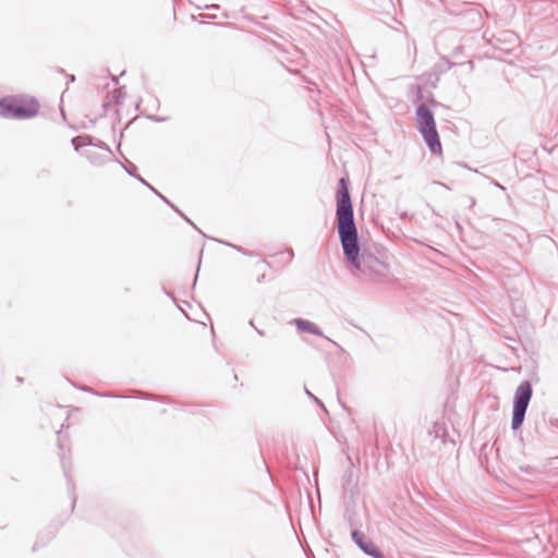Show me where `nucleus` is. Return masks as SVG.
Here are the masks:
<instances>
[{
    "mask_svg": "<svg viewBox=\"0 0 558 558\" xmlns=\"http://www.w3.org/2000/svg\"><path fill=\"white\" fill-rule=\"evenodd\" d=\"M533 397V387L530 380H523L517 387L512 400L511 429L519 430L525 420V414Z\"/></svg>",
    "mask_w": 558,
    "mask_h": 558,
    "instance_id": "4",
    "label": "nucleus"
},
{
    "mask_svg": "<svg viewBox=\"0 0 558 558\" xmlns=\"http://www.w3.org/2000/svg\"><path fill=\"white\" fill-rule=\"evenodd\" d=\"M336 223L343 258L352 269L357 267L363 255L359 231L354 220V209L348 178H340L336 190Z\"/></svg>",
    "mask_w": 558,
    "mask_h": 558,
    "instance_id": "1",
    "label": "nucleus"
},
{
    "mask_svg": "<svg viewBox=\"0 0 558 558\" xmlns=\"http://www.w3.org/2000/svg\"><path fill=\"white\" fill-rule=\"evenodd\" d=\"M305 393L317 404H319L323 409H325L324 403L317 397H315L307 388H305Z\"/></svg>",
    "mask_w": 558,
    "mask_h": 558,
    "instance_id": "21",
    "label": "nucleus"
},
{
    "mask_svg": "<svg viewBox=\"0 0 558 558\" xmlns=\"http://www.w3.org/2000/svg\"><path fill=\"white\" fill-rule=\"evenodd\" d=\"M71 143L74 146V149L76 151H81V148L84 146H94V147H98L102 150H106L110 155H112V150L109 147V145H107L105 142H102L89 134L75 136L71 140Z\"/></svg>",
    "mask_w": 558,
    "mask_h": 558,
    "instance_id": "8",
    "label": "nucleus"
},
{
    "mask_svg": "<svg viewBox=\"0 0 558 558\" xmlns=\"http://www.w3.org/2000/svg\"><path fill=\"white\" fill-rule=\"evenodd\" d=\"M263 264L269 266V264L266 260H263Z\"/></svg>",
    "mask_w": 558,
    "mask_h": 558,
    "instance_id": "36",
    "label": "nucleus"
},
{
    "mask_svg": "<svg viewBox=\"0 0 558 558\" xmlns=\"http://www.w3.org/2000/svg\"><path fill=\"white\" fill-rule=\"evenodd\" d=\"M162 290H163V292H165L169 298H171V299H173V300H174V296H173V294H172L171 292H169L166 288H163Z\"/></svg>",
    "mask_w": 558,
    "mask_h": 558,
    "instance_id": "26",
    "label": "nucleus"
},
{
    "mask_svg": "<svg viewBox=\"0 0 558 558\" xmlns=\"http://www.w3.org/2000/svg\"><path fill=\"white\" fill-rule=\"evenodd\" d=\"M153 119H154L155 121H163V120H165V118H158V117H154Z\"/></svg>",
    "mask_w": 558,
    "mask_h": 558,
    "instance_id": "31",
    "label": "nucleus"
},
{
    "mask_svg": "<svg viewBox=\"0 0 558 558\" xmlns=\"http://www.w3.org/2000/svg\"><path fill=\"white\" fill-rule=\"evenodd\" d=\"M265 278H266V275H265V274H262L260 276H258V277H257V282H258V283L264 282Z\"/></svg>",
    "mask_w": 558,
    "mask_h": 558,
    "instance_id": "25",
    "label": "nucleus"
},
{
    "mask_svg": "<svg viewBox=\"0 0 558 558\" xmlns=\"http://www.w3.org/2000/svg\"><path fill=\"white\" fill-rule=\"evenodd\" d=\"M412 88H413V93H414V96L412 98V104L415 105V107L418 104H425L424 102L425 92H424L423 87L421 85H414Z\"/></svg>",
    "mask_w": 558,
    "mask_h": 558,
    "instance_id": "14",
    "label": "nucleus"
},
{
    "mask_svg": "<svg viewBox=\"0 0 558 558\" xmlns=\"http://www.w3.org/2000/svg\"><path fill=\"white\" fill-rule=\"evenodd\" d=\"M376 13L389 14L395 8L392 0H359Z\"/></svg>",
    "mask_w": 558,
    "mask_h": 558,
    "instance_id": "11",
    "label": "nucleus"
},
{
    "mask_svg": "<svg viewBox=\"0 0 558 558\" xmlns=\"http://www.w3.org/2000/svg\"><path fill=\"white\" fill-rule=\"evenodd\" d=\"M415 128L422 135L432 155L440 156L442 147L435 116L426 104H418L415 108Z\"/></svg>",
    "mask_w": 558,
    "mask_h": 558,
    "instance_id": "2",
    "label": "nucleus"
},
{
    "mask_svg": "<svg viewBox=\"0 0 558 558\" xmlns=\"http://www.w3.org/2000/svg\"><path fill=\"white\" fill-rule=\"evenodd\" d=\"M75 388H77V389H80L82 391H87V392L94 393V391L90 388L85 387V386H75Z\"/></svg>",
    "mask_w": 558,
    "mask_h": 558,
    "instance_id": "24",
    "label": "nucleus"
},
{
    "mask_svg": "<svg viewBox=\"0 0 558 558\" xmlns=\"http://www.w3.org/2000/svg\"><path fill=\"white\" fill-rule=\"evenodd\" d=\"M68 77H69L70 82H74L75 81V75H73V74L68 75Z\"/></svg>",
    "mask_w": 558,
    "mask_h": 558,
    "instance_id": "28",
    "label": "nucleus"
},
{
    "mask_svg": "<svg viewBox=\"0 0 558 558\" xmlns=\"http://www.w3.org/2000/svg\"><path fill=\"white\" fill-rule=\"evenodd\" d=\"M248 324H250V326H251V327H253L254 329H255V328H257V327L254 325V320H253V319H251V320L248 322Z\"/></svg>",
    "mask_w": 558,
    "mask_h": 558,
    "instance_id": "30",
    "label": "nucleus"
},
{
    "mask_svg": "<svg viewBox=\"0 0 558 558\" xmlns=\"http://www.w3.org/2000/svg\"><path fill=\"white\" fill-rule=\"evenodd\" d=\"M453 65L454 63L449 61L447 58H442L440 62L434 65L433 70L434 72L441 74L450 70Z\"/></svg>",
    "mask_w": 558,
    "mask_h": 558,
    "instance_id": "15",
    "label": "nucleus"
},
{
    "mask_svg": "<svg viewBox=\"0 0 558 558\" xmlns=\"http://www.w3.org/2000/svg\"><path fill=\"white\" fill-rule=\"evenodd\" d=\"M199 260H202V256L199 257ZM199 265H201V262H198L197 270H199ZM197 278H198V271H196V275H195V278H194V281H193V284H192V288H193V289H194V288H195V286H196Z\"/></svg>",
    "mask_w": 558,
    "mask_h": 558,
    "instance_id": "23",
    "label": "nucleus"
},
{
    "mask_svg": "<svg viewBox=\"0 0 558 558\" xmlns=\"http://www.w3.org/2000/svg\"><path fill=\"white\" fill-rule=\"evenodd\" d=\"M16 380L22 384L24 381V379L22 377H17Z\"/></svg>",
    "mask_w": 558,
    "mask_h": 558,
    "instance_id": "33",
    "label": "nucleus"
},
{
    "mask_svg": "<svg viewBox=\"0 0 558 558\" xmlns=\"http://www.w3.org/2000/svg\"><path fill=\"white\" fill-rule=\"evenodd\" d=\"M136 398L142 400H151V401H158V402H169L166 397H160L156 395H148V393H140L136 396Z\"/></svg>",
    "mask_w": 558,
    "mask_h": 558,
    "instance_id": "17",
    "label": "nucleus"
},
{
    "mask_svg": "<svg viewBox=\"0 0 558 558\" xmlns=\"http://www.w3.org/2000/svg\"><path fill=\"white\" fill-rule=\"evenodd\" d=\"M5 527H7V525H1V524H0V529H5Z\"/></svg>",
    "mask_w": 558,
    "mask_h": 558,
    "instance_id": "37",
    "label": "nucleus"
},
{
    "mask_svg": "<svg viewBox=\"0 0 558 558\" xmlns=\"http://www.w3.org/2000/svg\"><path fill=\"white\" fill-rule=\"evenodd\" d=\"M354 544L367 556L373 558H387L380 548L362 531L353 530L351 533Z\"/></svg>",
    "mask_w": 558,
    "mask_h": 558,
    "instance_id": "6",
    "label": "nucleus"
},
{
    "mask_svg": "<svg viewBox=\"0 0 558 558\" xmlns=\"http://www.w3.org/2000/svg\"><path fill=\"white\" fill-rule=\"evenodd\" d=\"M124 95H125V93L120 90V96H124Z\"/></svg>",
    "mask_w": 558,
    "mask_h": 558,
    "instance_id": "35",
    "label": "nucleus"
},
{
    "mask_svg": "<svg viewBox=\"0 0 558 558\" xmlns=\"http://www.w3.org/2000/svg\"><path fill=\"white\" fill-rule=\"evenodd\" d=\"M359 481H360V471L355 469L353 465H350L343 473L342 476V488L345 496H349L351 499L354 498L359 493Z\"/></svg>",
    "mask_w": 558,
    "mask_h": 558,
    "instance_id": "7",
    "label": "nucleus"
},
{
    "mask_svg": "<svg viewBox=\"0 0 558 558\" xmlns=\"http://www.w3.org/2000/svg\"><path fill=\"white\" fill-rule=\"evenodd\" d=\"M99 396L105 397V398H125L124 396L116 395V393H111V392L99 393Z\"/></svg>",
    "mask_w": 558,
    "mask_h": 558,
    "instance_id": "22",
    "label": "nucleus"
},
{
    "mask_svg": "<svg viewBox=\"0 0 558 558\" xmlns=\"http://www.w3.org/2000/svg\"><path fill=\"white\" fill-rule=\"evenodd\" d=\"M81 154L84 155L87 159H89L92 163H94V165L100 163V161L98 160V157L96 155L94 156V155L89 154V151H87V150L82 151Z\"/></svg>",
    "mask_w": 558,
    "mask_h": 558,
    "instance_id": "19",
    "label": "nucleus"
},
{
    "mask_svg": "<svg viewBox=\"0 0 558 558\" xmlns=\"http://www.w3.org/2000/svg\"><path fill=\"white\" fill-rule=\"evenodd\" d=\"M428 102L430 106H438V101L434 98L433 94L430 92L427 93V95H425V99H424V102Z\"/></svg>",
    "mask_w": 558,
    "mask_h": 558,
    "instance_id": "20",
    "label": "nucleus"
},
{
    "mask_svg": "<svg viewBox=\"0 0 558 558\" xmlns=\"http://www.w3.org/2000/svg\"><path fill=\"white\" fill-rule=\"evenodd\" d=\"M75 499H76L75 497L72 498V509H74V507H75Z\"/></svg>",
    "mask_w": 558,
    "mask_h": 558,
    "instance_id": "32",
    "label": "nucleus"
},
{
    "mask_svg": "<svg viewBox=\"0 0 558 558\" xmlns=\"http://www.w3.org/2000/svg\"><path fill=\"white\" fill-rule=\"evenodd\" d=\"M255 330H256V332H257L259 336H262V337H264V336H265V331H264L263 329L255 328Z\"/></svg>",
    "mask_w": 558,
    "mask_h": 558,
    "instance_id": "27",
    "label": "nucleus"
},
{
    "mask_svg": "<svg viewBox=\"0 0 558 558\" xmlns=\"http://www.w3.org/2000/svg\"><path fill=\"white\" fill-rule=\"evenodd\" d=\"M211 240L217 241V242H219V243H221V244H223L226 246L232 247L233 250H235L236 252H239V253H241L243 255H247V256H255L256 255L255 252L248 251V250H246V248H244V247H242L240 245L230 243L228 241L218 240V239H214V238Z\"/></svg>",
    "mask_w": 558,
    "mask_h": 558,
    "instance_id": "13",
    "label": "nucleus"
},
{
    "mask_svg": "<svg viewBox=\"0 0 558 558\" xmlns=\"http://www.w3.org/2000/svg\"><path fill=\"white\" fill-rule=\"evenodd\" d=\"M352 269L360 271L373 280H380L386 277L388 265L373 253L363 250V255L359 259L357 267H353Z\"/></svg>",
    "mask_w": 558,
    "mask_h": 558,
    "instance_id": "5",
    "label": "nucleus"
},
{
    "mask_svg": "<svg viewBox=\"0 0 558 558\" xmlns=\"http://www.w3.org/2000/svg\"><path fill=\"white\" fill-rule=\"evenodd\" d=\"M61 463H62V468H63V473H64V476L66 477V481H68V488L69 490H73L74 489V485H73V482L70 477V473H69V470L65 465V461H64V458L61 457Z\"/></svg>",
    "mask_w": 558,
    "mask_h": 558,
    "instance_id": "18",
    "label": "nucleus"
},
{
    "mask_svg": "<svg viewBox=\"0 0 558 558\" xmlns=\"http://www.w3.org/2000/svg\"><path fill=\"white\" fill-rule=\"evenodd\" d=\"M163 203H166L170 208H172L180 217H182L185 221L191 222L190 218H187L183 211H181L173 203H171L165 195H162L158 190L155 193Z\"/></svg>",
    "mask_w": 558,
    "mask_h": 558,
    "instance_id": "16",
    "label": "nucleus"
},
{
    "mask_svg": "<svg viewBox=\"0 0 558 558\" xmlns=\"http://www.w3.org/2000/svg\"><path fill=\"white\" fill-rule=\"evenodd\" d=\"M39 112V102L33 96L12 95L0 98V116L5 119L27 120Z\"/></svg>",
    "mask_w": 558,
    "mask_h": 558,
    "instance_id": "3",
    "label": "nucleus"
},
{
    "mask_svg": "<svg viewBox=\"0 0 558 558\" xmlns=\"http://www.w3.org/2000/svg\"><path fill=\"white\" fill-rule=\"evenodd\" d=\"M124 169L129 175L135 178L141 184L146 186L149 191H151L153 193H157V190L137 173V167L133 162L128 161V166H124Z\"/></svg>",
    "mask_w": 558,
    "mask_h": 558,
    "instance_id": "12",
    "label": "nucleus"
},
{
    "mask_svg": "<svg viewBox=\"0 0 558 558\" xmlns=\"http://www.w3.org/2000/svg\"><path fill=\"white\" fill-rule=\"evenodd\" d=\"M519 41V37L513 32H502L496 37V44L494 47L500 50H510Z\"/></svg>",
    "mask_w": 558,
    "mask_h": 558,
    "instance_id": "9",
    "label": "nucleus"
},
{
    "mask_svg": "<svg viewBox=\"0 0 558 558\" xmlns=\"http://www.w3.org/2000/svg\"><path fill=\"white\" fill-rule=\"evenodd\" d=\"M293 324L295 325L296 329L300 332H306V333L326 338L322 328L318 327L316 324H314L311 320H307L304 318H295L293 320Z\"/></svg>",
    "mask_w": 558,
    "mask_h": 558,
    "instance_id": "10",
    "label": "nucleus"
},
{
    "mask_svg": "<svg viewBox=\"0 0 558 558\" xmlns=\"http://www.w3.org/2000/svg\"><path fill=\"white\" fill-rule=\"evenodd\" d=\"M470 201H471V204L474 205L475 204V199L473 197H470Z\"/></svg>",
    "mask_w": 558,
    "mask_h": 558,
    "instance_id": "34",
    "label": "nucleus"
},
{
    "mask_svg": "<svg viewBox=\"0 0 558 558\" xmlns=\"http://www.w3.org/2000/svg\"><path fill=\"white\" fill-rule=\"evenodd\" d=\"M37 549H38V543L36 542V543L33 545L32 550H33V551H36Z\"/></svg>",
    "mask_w": 558,
    "mask_h": 558,
    "instance_id": "29",
    "label": "nucleus"
}]
</instances>
